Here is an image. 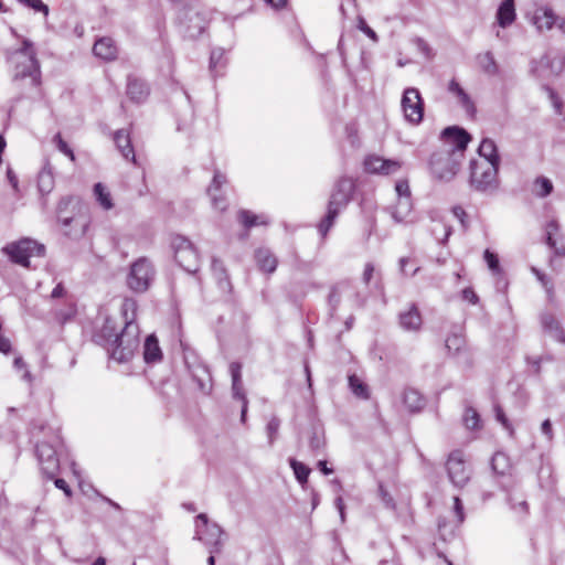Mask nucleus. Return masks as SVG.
Segmentation results:
<instances>
[{
    "instance_id": "18",
    "label": "nucleus",
    "mask_w": 565,
    "mask_h": 565,
    "mask_svg": "<svg viewBox=\"0 0 565 565\" xmlns=\"http://www.w3.org/2000/svg\"><path fill=\"white\" fill-rule=\"evenodd\" d=\"M398 321L401 328L408 332H418L423 324L422 315L414 303L399 313Z\"/></svg>"
},
{
    "instance_id": "13",
    "label": "nucleus",
    "mask_w": 565,
    "mask_h": 565,
    "mask_svg": "<svg viewBox=\"0 0 565 565\" xmlns=\"http://www.w3.org/2000/svg\"><path fill=\"white\" fill-rule=\"evenodd\" d=\"M402 109L408 122L416 125L423 120L424 103L418 89L411 87L404 90Z\"/></svg>"
},
{
    "instance_id": "58",
    "label": "nucleus",
    "mask_w": 565,
    "mask_h": 565,
    "mask_svg": "<svg viewBox=\"0 0 565 565\" xmlns=\"http://www.w3.org/2000/svg\"><path fill=\"white\" fill-rule=\"evenodd\" d=\"M232 381H242V365L238 362L230 364Z\"/></svg>"
},
{
    "instance_id": "48",
    "label": "nucleus",
    "mask_w": 565,
    "mask_h": 565,
    "mask_svg": "<svg viewBox=\"0 0 565 565\" xmlns=\"http://www.w3.org/2000/svg\"><path fill=\"white\" fill-rule=\"evenodd\" d=\"M483 258H484L489 269L493 274H499L500 273L501 269H500L499 258H498V256L495 254L490 252V249H486L484 254H483Z\"/></svg>"
},
{
    "instance_id": "36",
    "label": "nucleus",
    "mask_w": 565,
    "mask_h": 565,
    "mask_svg": "<svg viewBox=\"0 0 565 565\" xmlns=\"http://www.w3.org/2000/svg\"><path fill=\"white\" fill-rule=\"evenodd\" d=\"M233 397L242 401L241 420L245 423L248 408V399L245 395L242 381H232Z\"/></svg>"
},
{
    "instance_id": "44",
    "label": "nucleus",
    "mask_w": 565,
    "mask_h": 565,
    "mask_svg": "<svg viewBox=\"0 0 565 565\" xmlns=\"http://www.w3.org/2000/svg\"><path fill=\"white\" fill-rule=\"evenodd\" d=\"M53 141L55 142L58 151H61L66 157H68L71 159V161H73V162L75 161V153H74L73 149L68 146V143L65 140H63L61 134H56L53 138Z\"/></svg>"
},
{
    "instance_id": "51",
    "label": "nucleus",
    "mask_w": 565,
    "mask_h": 565,
    "mask_svg": "<svg viewBox=\"0 0 565 565\" xmlns=\"http://www.w3.org/2000/svg\"><path fill=\"white\" fill-rule=\"evenodd\" d=\"M211 269H212L215 280L227 276V271H226L223 263L216 258L212 259Z\"/></svg>"
},
{
    "instance_id": "22",
    "label": "nucleus",
    "mask_w": 565,
    "mask_h": 565,
    "mask_svg": "<svg viewBox=\"0 0 565 565\" xmlns=\"http://www.w3.org/2000/svg\"><path fill=\"white\" fill-rule=\"evenodd\" d=\"M448 92L458 98L459 104L469 116L476 114V106L472 99L455 78L449 82Z\"/></svg>"
},
{
    "instance_id": "37",
    "label": "nucleus",
    "mask_w": 565,
    "mask_h": 565,
    "mask_svg": "<svg viewBox=\"0 0 565 565\" xmlns=\"http://www.w3.org/2000/svg\"><path fill=\"white\" fill-rule=\"evenodd\" d=\"M491 468L494 473L504 476L510 469L508 456L503 452H495L491 459Z\"/></svg>"
},
{
    "instance_id": "24",
    "label": "nucleus",
    "mask_w": 565,
    "mask_h": 565,
    "mask_svg": "<svg viewBox=\"0 0 565 565\" xmlns=\"http://www.w3.org/2000/svg\"><path fill=\"white\" fill-rule=\"evenodd\" d=\"M403 403L409 413L420 412L425 405V397L415 388H406L403 392Z\"/></svg>"
},
{
    "instance_id": "1",
    "label": "nucleus",
    "mask_w": 565,
    "mask_h": 565,
    "mask_svg": "<svg viewBox=\"0 0 565 565\" xmlns=\"http://www.w3.org/2000/svg\"><path fill=\"white\" fill-rule=\"evenodd\" d=\"M355 183L352 178H340L330 194L327 205V213L318 224V231L322 237H326L333 226L338 215L348 206L352 200Z\"/></svg>"
},
{
    "instance_id": "15",
    "label": "nucleus",
    "mask_w": 565,
    "mask_h": 565,
    "mask_svg": "<svg viewBox=\"0 0 565 565\" xmlns=\"http://www.w3.org/2000/svg\"><path fill=\"white\" fill-rule=\"evenodd\" d=\"M441 138L454 146L450 152H455L456 158L462 156V152L471 140L470 135L465 129L457 126L445 128L441 132Z\"/></svg>"
},
{
    "instance_id": "23",
    "label": "nucleus",
    "mask_w": 565,
    "mask_h": 565,
    "mask_svg": "<svg viewBox=\"0 0 565 565\" xmlns=\"http://www.w3.org/2000/svg\"><path fill=\"white\" fill-rule=\"evenodd\" d=\"M122 324L124 322H118L116 318L107 317L105 319L99 337L104 340L103 344L106 349L111 344L113 339H116L120 334L124 328Z\"/></svg>"
},
{
    "instance_id": "11",
    "label": "nucleus",
    "mask_w": 565,
    "mask_h": 565,
    "mask_svg": "<svg viewBox=\"0 0 565 565\" xmlns=\"http://www.w3.org/2000/svg\"><path fill=\"white\" fill-rule=\"evenodd\" d=\"M72 203V199H63L58 203L57 217L62 226L64 227L65 235L77 238L85 234L87 228V220L84 215L74 214L72 216L63 215L64 209Z\"/></svg>"
},
{
    "instance_id": "43",
    "label": "nucleus",
    "mask_w": 565,
    "mask_h": 565,
    "mask_svg": "<svg viewBox=\"0 0 565 565\" xmlns=\"http://www.w3.org/2000/svg\"><path fill=\"white\" fill-rule=\"evenodd\" d=\"M239 221L243 223V225L247 228L258 225V224H266V221H260V216L255 215L250 213L249 211H241L238 214Z\"/></svg>"
},
{
    "instance_id": "54",
    "label": "nucleus",
    "mask_w": 565,
    "mask_h": 565,
    "mask_svg": "<svg viewBox=\"0 0 565 565\" xmlns=\"http://www.w3.org/2000/svg\"><path fill=\"white\" fill-rule=\"evenodd\" d=\"M216 282H217L218 289L223 294L230 295L232 292L233 286H232L228 275L223 278L216 279Z\"/></svg>"
},
{
    "instance_id": "56",
    "label": "nucleus",
    "mask_w": 565,
    "mask_h": 565,
    "mask_svg": "<svg viewBox=\"0 0 565 565\" xmlns=\"http://www.w3.org/2000/svg\"><path fill=\"white\" fill-rule=\"evenodd\" d=\"M309 444L311 449L319 450L324 446V438L322 435L318 434L317 431H313Z\"/></svg>"
},
{
    "instance_id": "52",
    "label": "nucleus",
    "mask_w": 565,
    "mask_h": 565,
    "mask_svg": "<svg viewBox=\"0 0 565 565\" xmlns=\"http://www.w3.org/2000/svg\"><path fill=\"white\" fill-rule=\"evenodd\" d=\"M395 191H396V194H397V199H401V198H411V190H409V185H408V181L407 180H399L396 182L395 184Z\"/></svg>"
},
{
    "instance_id": "8",
    "label": "nucleus",
    "mask_w": 565,
    "mask_h": 565,
    "mask_svg": "<svg viewBox=\"0 0 565 565\" xmlns=\"http://www.w3.org/2000/svg\"><path fill=\"white\" fill-rule=\"evenodd\" d=\"M171 247L178 264L188 273L194 274L199 269L200 256L196 248L186 237L174 235L171 239Z\"/></svg>"
},
{
    "instance_id": "47",
    "label": "nucleus",
    "mask_w": 565,
    "mask_h": 565,
    "mask_svg": "<svg viewBox=\"0 0 565 565\" xmlns=\"http://www.w3.org/2000/svg\"><path fill=\"white\" fill-rule=\"evenodd\" d=\"M465 425L470 429H476L479 426V415L476 409L467 408L463 415Z\"/></svg>"
},
{
    "instance_id": "46",
    "label": "nucleus",
    "mask_w": 565,
    "mask_h": 565,
    "mask_svg": "<svg viewBox=\"0 0 565 565\" xmlns=\"http://www.w3.org/2000/svg\"><path fill=\"white\" fill-rule=\"evenodd\" d=\"M20 3L24 4L28 8L33 9L34 11L42 12L44 17L49 15V7L42 0H18Z\"/></svg>"
},
{
    "instance_id": "62",
    "label": "nucleus",
    "mask_w": 565,
    "mask_h": 565,
    "mask_svg": "<svg viewBox=\"0 0 565 565\" xmlns=\"http://www.w3.org/2000/svg\"><path fill=\"white\" fill-rule=\"evenodd\" d=\"M54 484L56 488L61 489L64 491V493L67 495V497H71L72 495V490L71 488L68 487L67 482L64 480V479H61V478H56L54 480Z\"/></svg>"
},
{
    "instance_id": "29",
    "label": "nucleus",
    "mask_w": 565,
    "mask_h": 565,
    "mask_svg": "<svg viewBox=\"0 0 565 565\" xmlns=\"http://www.w3.org/2000/svg\"><path fill=\"white\" fill-rule=\"evenodd\" d=\"M143 358L147 363H156L162 359V352L154 335L147 337L143 348Z\"/></svg>"
},
{
    "instance_id": "30",
    "label": "nucleus",
    "mask_w": 565,
    "mask_h": 565,
    "mask_svg": "<svg viewBox=\"0 0 565 565\" xmlns=\"http://www.w3.org/2000/svg\"><path fill=\"white\" fill-rule=\"evenodd\" d=\"M255 258L262 270L266 273L275 271L277 267V259L268 249L260 248L256 250Z\"/></svg>"
},
{
    "instance_id": "50",
    "label": "nucleus",
    "mask_w": 565,
    "mask_h": 565,
    "mask_svg": "<svg viewBox=\"0 0 565 565\" xmlns=\"http://www.w3.org/2000/svg\"><path fill=\"white\" fill-rule=\"evenodd\" d=\"M494 412H495V418L497 420L507 429L509 430L510 435H513V427L511 425V423L509 422V419L507 418L503 409L497 405L494 407Z\"/></svg>"
},
{
    "instance_id": "40",
    "label": "nucleus",
    "mask_w": 565,
    "mask_h": 565,
    "mask_svg": "<svg viewBox=\"0 0 565 565\" xmlns=\"http://www.w3.org/2000/svg\"><path fill=\"white\" fill-rule=\"evenodd\" d=\"M191 24L186 29V33L190 38H195L203 33L205 30V23L201 14L193 13V15L190 18Z\"/></svg>"
},
{
    "instance_id": "19",
    "label": "nucleus",
    "mask_w": 565,
    "mask_h": 565,
    "mask_svg": "<svg viewBox=\"0 0 565 565\" xmlns=\"http://www.w3.org/2000/svg\"><path fill=\"white\" fill-rule=\"evenodd\" d=\"M541 324L543 330L554 340L561 343H565V331L561 323L551 313L541 315Z\"/></svg>"
},
{
    "instance_id": "59",
    "label": "nucleus",
    "mask_w": 565,
    "mask_h": 565,
    "mask_svg": "<svg viewBox=\"0 0 565 565\" xmlns=\"http://www.w3.org/2000/svg\"><path fill=\"white\" fill-rule=\"evenodd\" d=\"M509 501L511 502V507L513 510L520 513H526L527 512V502L524 499H520L515 502H513V498H509Z\"/></svg>"
},
{
    "instance_id": "53",
    "label": "nucleus",
    "mask_w": 565,
    "mask_h": 565,
    "mask_svg": "<svg viewBox=\"0 0 565 565\" xmlns=\"http://www.w3.org/2000/svg\"><path fill=\"white\" fill-rule=\"evenodd\" d=\"M541 431L545 436L548 444L554 439V431L550 419H545L541 425Z\"/></svg>"
},
{
    "instance_id": "14",
    "label": "nucleus",
    "mask_w": 565,
    "mask_h": 565,
    "mask_svg": "<svg viewBox=\"0 0 565 565\" xmlns=\"http://www.w3.org/2000/svg\"><path fill=\"white\" fill-rule=\"evenodd\" d=\"M364 168L370 173L390 175L397 173L402 168V162L397 160L384 159L379 156H369L364 160Z\"/></svg>"
},
{
    "instance_id": "27",
    "label": "nucleus",
    "mask_w": 565,
    "mask_h": 565,
    "mask_svg": "<svg viewBox=\"0 0 565 565\" xmlns=\"http://www.w3.org/2000/svg\"><path fill=\"white\" fill-rule=\"evenodd\" d=\"M514 0H503L497 11V20L501 28L511 25L515 20Z\"/></svg>"
},
{
    "instance_id": "28",
    "label": "nucleus",
    "mask_w": 565,
    "mask_h": 565,
    "mask_svg": "<svg viewBox=\"0 0 565 565\" xmlns=\"http://www.w3.org/2000/svg\"><path fill=\"white\" fill-rule=\"evenodd\" d=\"M413 210L411 198L397 199L396 204L392 209V217L395 222L402 223L408 220Z\"/></svg>"
},
{
    "instance_id": "7",
    "label": "nucleus",
    "mask_w": 565,
    "mask_h": 565,
    "mask_svg": "<svg viewBox=\"0 0 565 565\" xmlns=\"http://www.w3.org/2000/svg\"><path fill=\"white\" fill-rule=\"evenodd\" d=\"M223 530L216 523H210L205 513H200L195 518V532L194 540L203 542L207 547L210 554L221 552L222 542L221 536Z\"/></svg>"
},
{
    "instance_id": "26",
    "label": "nucleus",
    "mask_w": 565,
    "mask_h": 565,
    "mask_svg": "<svg viewBox=\"0 0 565 565\" xmlns=\"http://www.w3.org/2000/svg\"><path fill=\"white\" fill-rule=\"evenodd\" d=\"M225 183H226V177L223 173H221L220 171H215L212 183L207 189V193L212 199V203H213L214 207H216L218 210L225 209L224 199L217 195V192L220 191L222 185Z\"/></svg>"
},
{
    "instance_id": "9",
    "label": "nucleus",
    "mask_w": 565,
    "mask_h": 565,
    "mask_svg": "<svg viewBox=\"0 0 565 565\" xmlns=\"http://www.w3.org/2000/svg\"><path fill=\"white\" fill-rule=\"evenodd\" d=\"M154 277V269L149 259L140 257L130 266L127 275V286L134 292H145L149 289Z\"/></svg>"
},
{
    "instance_id": "32",
    "label": "nucleus",
    "mask_w": 565,
    "mask_h": 565,
    "mask_svg": "<svg viewBox=\"0 0 565 565\" xmlns=\"http://www.w3.org/2000/svg\"><path fill=\"white\" fill-rule=\"evenodd\" d=\"M553 190L554 185L552 181L546 177L540 175L533 181L532 193L536 198H546L553 192Z\"/></svg>"
},
{
    "instance_id": "61",
    "label": "nucleus",
    "mask_w": 565,
    "mask_h": 565,
    "mask_svg": "<svg viewBox=\"0 0 565 565\" xmlns=\"http://www.w3.org/2000/svg\"><path fill=\"white\" fill-rule=\"evenodd\" d=\"M537 280L545 288V290L548 295V298L552 299L553 298V285L551 282V280L547 278V276L545 274H543L540 276V278Z\"/></svg>"
},
{
    "instance_id": "21",
    "label": "nucleus",
    "mask_w": 565,
    "mask_h": 565,
    "mask_svg": "<svg viewBox=\"0 0 565 565\" xmlns=\"http://www.w3.org/2000/svg\"><path fill=\"white\" fill-rule=\"evenodd\" d=\"M127 95L132 102L142 103L149 95V88L143 81L129 76L127 81Z\"/></svg>"
},
{
    "instance_id": "12",
    "label": "nucleus",
    "mask_w": 565,
    "mask_h": 565,
    "mask_svg": "<svg viewBox=\"0 0 565 565\" xmlns=\"http://www.w3.org/2000/svg\"><path fill=\"white\" fill-rule=\"evenodd\" d=\"M449 480L455 487L462 488L470 480V469L466 465L463 455L459 450L452 451L446 462Z\"/></svg>"
},
{
    "instance_id": "60",
    "label": "nucleus",
    "mask_w": 565,
    "mask_h": 565,
    "mask_svg": "<svg viewBox=\"0 0 565 565\" xmlns=\"http://www.w3.org/2000/svg\"><path fill=\"white\" fill-rule=\"evenodd\" d=\"M452 214L459 220L463 227H467V213L461 206H454Z\"/></svg>"
},
{
    "instance_id": "16",
    "label": "nucleus",
    "mask_w": 565,
    "mask_h": 565,
    "mask_svg": "<svg viewBox=\"0 0 565 565\" xmlns=\"http://www.w3.org/2000/svg\"><path fill=\"white\" fill-rule=\"evenodd\" d=\"M545 243L553 249L554 256L565 257V244L563 235L559 234V224L556 220L550 221L545 226Z\"/></svg>"
},
{
    "instance_id": "35",
    "label": "nucleus",
    "mask_w": 565,
    "mask_h": 565,
    "mask_svg": "<svg viewBox=\"0 0 565 565\" xmlns=\"http://www.w3.org/2000/svg\"><path fill=\"white\" fill-rule=\"evenodd\" d=\"M94 195L104 210L108 211L114 207L111 194L103 183L98 182L94 185Z\"/></svg>"
},
{
    "instance_id": "17",
    "label": "nucleus",
    "mask_w": 565,
    "mask_h": 565,
    "mask_svg": "<svg viewBox=\"0 0 565 565\" xmlns=\"http://www.w3.org/2000/svg\"><path fill=\"white\" fill-rule=\"evenodd\" d=\"M531 22L540 32L550 31L556 24L557 17L551 8L542 6L535 9Z\"/></svg>"
},
{
    "instance_id": "6",
    "label": "nucleus",
    "mask_w": 565,
    "mask_h": 565,
    "mask_svg": "<svg viewBox=\"0 0 565 565\" xmlns=\"http://www.w3.org/2000/svg\"><path fill=\"white\" fill-rule=\"evenodd\" d=\"M61 444L60 436L54 433L50 441H39L35 447L36 457L42 472L53 478L60 468V460L57 457V447Z\"/></svg>"
},
{
    "instance_id": "3",
    "label": "nucleus",
    "mask_w": 565,
    "mask_h": 565,
    "mask_svg": "<svg viewBox=\"0 0 565 565\" xmlns=\"http://www.w3.org/2000/svg\"><path fill=\"white\" fill-rule=\"evenodd\" d=\"M139 344V327L135 321L127 320L120 334L116 339H113L107 351L113 360L118 363H124L128 362L135 355Z\"/></svg>"
},
{
    "instance_id": "55",
    "label": "nucleus",
    "mask_w": 565,
    "mask_h": 565,
    "mask_svg": "<svg viewBox=\"0 0 565 565\" xmlns=\"http://www.w3.org/2000/svg\"><path fill=\"white\" fill-rule=\"evenodd\" d=\"M358 28L373 41L377 40L376 33L366 24L365 20L362 17L359 18Z\"/></svg>"
},
{
    "instance_id": "45",
    "label": "nucleus",
    "mask_w": 565,
    "mask_h": 565,
    "mask_svg": "<svg viewBox=\"0 0 565 565\" xmlns=\"http://www.w3.org/2000/svg\"><path fill=\"white\" fill-rule=\"evenodd\" d=\"M224 50L221 47L212 50L210 56V68L212 72H214L217 67H224Z\"/></svg>"
},
{
    "instance_id": "64",
    "label": "nucleus",
    "mask_w": 565,
    "mask_h": 565,
    "mask_svg": "<svg viewBox=\"0 0 565 565\" xmlns=\"http://www.w3.org/2000/svg\"><path fill=\"white\" fill-rule=\"evenodd\" d=\"M462 298L471 303H477L478 296L475 294V291L470 288H466L462 291Z\"/></svg>"
},
{
    "instance_id": "57",
    "label": "nucleus",
    "mask_w": 565,
    "mask_h": 565,
    "mask_svg": "<svg viewBox=\"0 0 565 565\" xmlns=\"http://www.w3.org/2000/svg\"><path fill=\"white\" fill-rule=\"evenodd\" d=\"M454 511L456 513L458 523H462L465 520L463 505L458 497L454 498Z\"/></svg>"
},
{
    "instance_id": "20",
    "label": "nucleus",
    "mask_w": 565,
    "mask_h": 565,
    "mask_svg": "<svg viewBox=\"0 0 565 565\" xmlns=\"http://www.w3.org/2000/svg\"><path fill=\"white\" fill-rule=\"evenodd\" d=\"M93 52L95 56L104 61H113L116 58L118 50L111 38H102L95 42Z\"/></svg>"
},
{
    "instance_id": "39",
    "label": "nucleus",
    "mask_w": 565,
    "mask_h": 565,
    "mask_svg": "<svg viewBox=\"0 0 565 565\" xmlns=\"http://www.w3.org/2000/svg\"><path fill=\"white\" fill-rule=\"evenodd\" d=\"M289 465L294 470L295 477L300 484H305L308 481V477L310 475V468L305 463L296 460L295 458L289 459Z\"/></svg>"
},
{
    "instance_id": "4",
    "label": "nucleus",
    "mask_w": 565,
    "mask_h": 565,
    "mask_svg": "<svg viewBox=\"0 0 565 565\" xmlns=\"http://www.w3.org/2000/svg\"><path fill=\"white\" fill-rule=\"evenodd\" d=\"M499 164L489 159L477 158L470 161V185L479 192H491L498 188Z\"/></svg>"
},
{
    "instance_id": "10",
    "label": "nucleus",
    "mask_w": 565,
    "mask_h": 565,
    "mask_svg": "<svg viewBox=\"0 0 565 565\" xmlns=\"http://www.w3.org/2000/svg\"><path fill=\"white\" fill-rule=\"evenodd\" d=\"M430 171L433 175L441 181L451 180L459 170V161L455 152L440 151L430 158Z\"/></svg>"
},
{
    "instance_id": "34",
    "label": "nucleus",
    "mask_w": 565,
    "mask_h": 565,
    "mask_svg": "<svg viewBox=\"0 0 565 565\" xmlns=\"http://www.w3.org/2000/svg\"><path fill=\"white\" fill-rule=\"evenodd\" d=\"M38 186L41 193H50L54 186L53 171L49 163L39 173Z\"/></svg>"
},
{
    "instance_id": "63",
    "label": "nucleus",
    "mask_w": 565,
    "mask_h": 565,
    "mask_svg": "<svg viewBox=\"0 0 565 565\" xmlns=\"http://www.w3.org/2000/svg\"><path fill=\"white\" fill-rule=\"evenodd\" d=\"M374 266L372 263H366L363 271V281L369 284L373 277Z\"/></svg>"
},
{
    "instance_id": "2",
    "label": "nucleus",
    "mask_w": 565,
    "mask_h": 565,
    "mask_svg": "<svg viewBox=\"0 0 565 565\" xmlns=\"http://www.w3.org/2000/svg\"><path fill=\"white\" fill-rule=\"evenodd\" d=\"M11 58L15 66L13 79L19 81L30 77L31 84L39 88L41 85V70L33 42L23 39L21 47L12 53Z\"/></svg>"
},
{
    "instance_id": "38",
    "label": "nucleus",
    "mask_w": 565,
    "mask_h": 565,
    "mask_svg": "<svg viewBox=\"0 0 565 565\" xmlns=\"http://www.w3.org/2000/svg\"><path fill=\"white\" fill-rule=\"evenodd\" d=\"M445 345L450 354L457 355L465 351L466 341L462 335L455 333L446 339Z\"/></svg>"
},
{
    "instance_id": "5",
    "label": "nucleus",
    "mask_w": 565,
    "mask_h": 565,
    "mask_svg": "<svg viewBox=\"0 0 565 565\" xmlns=\"http://www.w3.org/2000/svg\"><path fill=\"white\" fill-rule=\"evenodd\" d=\"M14 264L30 267L31 257H42L45 254V246L31 238H23L19 242L8 244L2 249Z\"/></svg>"
},
{
    "instance_id": "25",
    "label": "nucleus",
    "mask_w": 565,
    "mask_h": 565,
    "mask_svg": "<svg viewBox=\"0 0 565 565\" xmlns=\"http://www.w3.org/2000/svg\"><path fill=\"white\" fill-rule=\"evenodd\" d=\"M114 140L122 157L136 163V156L129 134L125 130H118L115 132Z\"/></svg>"
},
{
    "instance_id": "33",
    "label": "nucleus",
    "mask_w": 565,
    "mask_h": 565,
    "mask_svg": "<svg viewBox=\"0 0 565 565\" xmlns=\"http://www.w3.org/2000/svg\"><path fill=\"white\" fill-rule=\"evenodd\" d=\"M477 63L487 75L493 76L498 74L499 67L491 52H484L477 55Z\"/></svg>"
},
{
    "instance_id": "31",
    "label": "nucleus",
    "mask_w": 565,
    "mask_h": 565,
    "mask_svg": "<svg viewBox=\"0 0 565 565\" xmlns=\"http://www.w3.org/2000/svg\"><path fill=\"white\" fill-rule=\"evenodd\" d=\"M478 154H479L478 158L489 159L490 161H493V163H497V164L500 163L498 149L492 139L484 138L481 141V143L478 148Z\"/></svg>"
},
{
    "instance_id": "42",
    "label": "nucleus",
    "mask_w": 565,
    "mask_h": 565,
    "mask_svg": "<svg viewBox=\"0 0 565 565\" xmlns=\"http://www.w3.org/2000/svg\"><path fill=\"white\" fill-rule=\"evenodd\" d=\"M349 386L354 395L361 398H367L369 397V391L366 385L356 376V375H350L349 376Z\"/></svg>"
},
{
    "instance_id": "49",
    "label": "nucleus",
    "mask_w": 565,
    "mask_h": 565,
    "mask_svg": "<svg viewBox=\"0 0 565 565\" xmlns=\"http://www.w3.org/2000/svg\"><path fill=\"white\" fill-rule=\"evenodd\" d=\"M280 427V420L277 417H271L267 424V434L269 439V445H273Z\"/></svg>"
},
{
    "instance_id": "41",
    "label": "nucleus",
    "mask_w": 565,
    "mask_h": 565,
    "mask_svg": "<svg viewBox=\"0 0 565 565\" xmlns=\"http://www.w3.org/2000/svg\"><path fill=\"white\" fill-rule=\"evenodd\" d=\"M137 302L132 298H125L121 303L122 322L126 326L127 320L135 321Z\"/></svg>"
}]
</instances>
